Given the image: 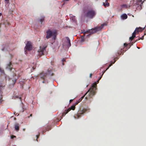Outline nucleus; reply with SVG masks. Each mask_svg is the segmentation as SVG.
Here are the masks:
<instances>
[{
  "mask_svg": "<svg viewBox=\"0 0 146 146\" xmlns=\"http://www.w3.org/2000/svg\"><path fill=\"white\" fill-rule=\"evenodd\" d=\"M135 31L132 34V36L134 38L135 37Z\"/></svg>",
  "mask_w": 146,
  "mask_h": 146,
  "instance_id": "17",
  "label": "nucleus"
},
{
  "mask_svg": "<svg viewBox=\"0 0 146 146\" xmlns=\"http://www.w3.org/2000/svg\"><path fill=\"white\" fill-rule=\"evenodd\" d=\"M16 137L15 136L12 135L11 136V138L12 139H13L14 138H15Z\"/></svg>",
  "mask_w": 146,
  "mask_h": 146,
  "instance_id": "28",
  "label": "nucleus"
},
{
  "mask_svg": "<svg viewBox=\"0 0 146 146\" xmlns=\"http://www.w3.org/2000/svg\"><path fill=\"white\" fill-rule=\"evenodd\" d=\"M127 45L128 44L126 43H125L124 44V45L125 46V47L127 46Z\"/></svg>",
  "mask_w": 146,
  "mask_h": 146,
  "instance_id": "30",
  "label": "nucleus"
},
{
  "mask_svg": "<svg viewBox=\"0 0 146 146\" xmlns=\"http://www.w3.org/2000/svg\"><path fill=\"white\" fill-rule=\"evenodd\" d=\"M39 136V135H36V136L37 137V139L38 138V136Z\"/></svg>",
  "mask_w": 146,
  "mask_h": 146,
  "instance_id": "36",
  "label": "nucleus"
},
{
  "mask_svg": "<svg viewBox=\"0 0 146 146\" xmlns=\"http://www.w3.org/2000/svg\"><path fill=\"white\" fill-rule=\"evenodd\" d=\"M143 38H144V36H143L141 38H140L139 37L138 38V39H137L136 40V41H137V40H139L140 39H141V40H143Z\"/></svg>",
  "mask_w": 146,
  "mask_h": 146,
  "instance_id": "20",
  "label": "nucleus"
},
{
  "mask_svg": "<svg viewBox=\"0 0 146 146\" xmlns=\"http://www.w3.org/2000/svg\"><path fill=\"white\" fill-rule=\"evenodd\" d=\"M121 18L123 20L127 18V16L126 14H123L121 16Z\"/></svg>",
  "mask_w": 146,
  "mask_h": 146,
  "instance_id": "12",
  "label": "nucleus"
},
{
  "mask_svg": "<svg viewBox=\"0 0 146 146\" xmlns=\"http://www.w3.org/2000/svg\"><path fill=\"white\" fill-rule=\"evenodd\" d=\"M73 101V100L72 99V100H70V102H72Z\"/></svg>",
  "mask_w": 146,
  "mask_h": 146,
  "instance_id": "32",
  "label": "nucleus"
},
{
  "mask_svg": "<svg viewBox=\"0 0 146 146\" xmlns=\"http://www.w3.org/2000/svg\"><path fill=\"white\" fill-rule=\"evenodd\" d=\"M127 5H122V7H126V8H127Z\"/></svg>",
  "mask_w": 146,
  "mask_h": 146,
  "instance_id": "23",
  "label": "nucleus"
},
{
  "mask_svg": "<svg viewBox=\"0 0 146 146\" xmlns=\"http://www.w3.org/2000/svg\"><path fill=\"white\" fill-rule=\"evenodd\" d=\"M3 86H0V102H1L2 101V92L1 89L3 88Z\"/></svg>",
  "mask_w": 146,
  "mask_h": 146,
  "instance_id": "9",
  "label": "nucleus"
},
{
  "mask_svg": "<svg viewBox=\"0 0 146 146\" xmlns=\"http://www.w3.org/2000/svg\"><path fill=\"white\" fill-rule=\"evenodd\" d=\"M115 59H116V60H117V59H118V58L117 57H115Z\"/></svg>",
  "mask_w": 146,
  "mask_h": 146,
  "instance_id": "35",
  "label": "nucleus"
},
{
  "mask_svg": "<svg viewBox=\"0 0 146 146\" xmlns=\"http://www.w3.org/2000/svg\"><path fill=\"white\" fill-rule=\"evenodd\" d=\"M1 13H0V17L1 16Z\"/></svg>",
  "mask_w": 146,
  "mask_h": 146,
  "instance_id": "40",
  "label": "nucleus"
},
{
  "mask_svg": "<svg viewBox=\"0 0 146 146\" xmlns=\"http://www.w3.org/2000/svg\"><path fill=\"white\" fill-rule=\"evenodd\" d=\"M46 46L42 47L41 46L40 47V48L38 50V52L39 53V55H40V56H41L44 54V51H45V49L46 48Z\"/></svg>",
  "mask_w": 146,
  "mask_h": 146,
  "instance_id": "6",
  "label": "nucleus"
},
{
  "mask_svg": "<svg viewBox=\"0 0 146 146\" xmlns=\"http://www.w3.org/2000/svg\"><path fill=\"white\" fill-rule=\"evenodd\" d=\"M25 47H26V49L28 50H32V48L31 42L30 41H28L26 44Z\"/></svg>",
  "mask_w": 146,
  "mask_h": 146,
  "instance_id": "7",
  "label": "nucleus"
},
{
  "mask_svg": "<svg viewBox=\"0 0 146 146\" xmlns=\"http://www.w3.org/2000/svg\"><path fill=\"white\" fill-rule=\"evenodd\" d=\"M134 37H133V36H132L131 37H130V38H129V40H132L134 38Z\"/></svg>",
  "mask_w": 146,
  "mask_h": 146,
  "instance_id": "24",
  "label": "nucleus"
},
{
  "mask_svg": "<svg viewBox=\"0 0 146 146\" xmlns=\"http://www.w3.org/2000/svg\"><path fill=\"white\" fill-rule=\"evenodd\" d=\"M75 106L73 105L70 108H69L67 110H66V113H68L71 110H74L75 109Z\"/></svg>",
  "mask_w": 146,
  "mask_h": 146,
  "instance_id": "10",
  "label": "nucleus"
},
{
  "mask_svg": "<svg viewBox=\"0 0 146 146\" xmlns=\"http://www.w3.org/2000/svg\"><path fill=\"white\" fill-rule=\"evenodd\" d=\"M20 125L18 123H16L15 125V129L17 131H19V129Z\"/></svg>",
  "mask_w": 146,
  "mask_h": 146,
  "instance_id": "11",
  "label": "nucleus"
},
{
  "mask_svg": "<svg viewBox=\"0 0 146 146\" xmlns=\"http://www.w3.org/2000/svg\"><path fill=\"white\" fill-rule=\"evenodd\" d=\"M105 25V24H102L100 27H96L94 29H93L91 30H89L86 31L84 30L83 33H84V36H81V39L80 40L81 42H83L84 41V36L86 34L90 33V34H92L98 31L101 30Z\"/></svg>",
  "mask_w": 146,
  "mask_h": 146,
  "instance_id": "2",
  "label": "nucleus"
},
{
  "mask_svg": "<svg viewBox=\"0 0 146 146\" xmlns=\"http://www.w3.org/2000/svg\"><path fill=\"white\" fill-rule=\"evenodd\" d=\"M106 3H103V5L105 7H108L109 6V3L108 2V1H106Z\"/></svg>",
  "mask_w": 146,
  "mask_h": 146,
  "instance_id": "14",
  "label": "nucleus"
},
{
  "mask_svg": "<svg viewBox=\"0 0 146 146\" xmlns=\"http://www.w3.org/2000/svg\"><path fill=\"white\" fill-rule=\"evenodd\" d=\"M52 75H53V73H52L51 74Z\"/></svg>",
  "mask_w": 146,
  "mask_h": 146,
  "instance_id": "44",
  "label": "nucleus"
},
{
  "mask_svg": "<svg viewBox=\"0 0 146 146\" xmlns=\"http://www.w3.org/2000/svg\"><path fill=\"white\" fill-rule=\"evenodd\" d=\"M0 72L2 73H4V70H2L1 68H0Z\"/></svg>",
  "mask_w": 146,
  "mask_h": 146,
  "instance_id": "27",
  "label": "nucleus"
},
{
  "mask_svg": "<svg viewBox=\"0 0 146 146\" xmlns=\"http://www.w3.org/2000/svg\"><path fill=\"white\" fill-rule=\"evenodd\" d=\"M122 49H121L120 51H118L116 54V56H118L120 55L122 53L121 50Z\"/></svg>",
  "mask_w": 146,
  "mask_h": 146,
  "instance_id": "13",
  "label": "nucleus"
},
{
  "mask_svg": "<svg viewBox=\"0 0 146 146\" xmlns=\"http://www.w3.org/2000/svg\"><path fill=\"white\" fill-rule=\"evenodd\" d=\"M62 65H64V62H65L66 61H65V59L64 58H63L62 59Z\"/></svg>",
  "mask_w": 146,
  "mask_h": 146,
  "instance_id": "21",
  "label": "nucleus"
},
{
  "mask_svg": "<svg viewBox=\"0 0 146 146\" xmlns=\"http://www.w3.org/2000/svg\"><path fill=\"white\" fill-rule=\"evenodd\" d=\"M69 0H64V4H62V5H63L64 4H65L66 3V2L67 1H68Z\"/></svg>",
  "mask_w": 146,
  "mask_h": 146,
  "instance_id": "29",
  "label": "nucleus"
},
{
  "mask_svg": "<svg viewBox=\"0 0 146 146\" xmlns=\"http://www.w3.org/2000/svg\"><path fill=\"white\" fill-rule=\"evenodd\" d=\"M32 114H30V116L28 117L29 118L30 117H32Z\"/></svg>",
  "mask_w": 146,
  "mask_h": 146,
  "instance_id": "33",
  "label": "nucleus"
},
{
  "mask_svg": "<svg viewBox=\"0 0 146 146\" xmlns=\"http://www.w3.org/2000/svg\"><path fill=\"white\" fill-rule=\"evenodd\" d=\"M72 20L74 21V22L75 23L77 21L76 19L75 18H74V19H72Z\"/></svg>",
  "mask_w": 146,
  "mask_h": 146,
  "instance_id": "26",
  "label": "nucleus"
},
{
  "mask_svg": "<svg viewBox=\"0 0 146 146\" xmlns=\"http://www.w3.org/2000/svg\"><path fill=\"white\" fill-rule=\"evenodd\" d=\"M139 31H142V30H141V29H139Z\"/></svg>",
  "mask_w": 146,
  "mask_h": 146,
  "instance_id": "41",
  "label": "nucleus"
},
{
  "mask_svg": "<svg viewBox=\"0 0 146 146\" xmlns=\"http://www.w3.org/2000/svg\"><path fill=\"white\" fill-rule=\"evenodd\" d=\"M139 29H141V30H143L144 29H142V28L139 27L136 28L135 31H137V32H139L140 31Z\"/></svg>",
  "mask_w": 146,
  "mask_h": 146,
  "instance_id": "15",
  "label": "nucleus"
},
{
  "mask_svg": "<svg viewBox=\"0 0 146 146\" xmlns=\"http://www.w3.org/2000/svg\"><path fill=\"white\" fill-rule=\"evenodd\" d=\"M66 110H65V111H64L63 113H62V116L63 117L67 113H66Z\"/></svg>",
  "mask_w": 146,
  "mask_h": 146,
  "instance_id": "18",
  "label": "nucleus"
},
{
  "mask_svg": "<svg viewBox=\"0 0 146 146\" xmlns=\"http://www.w3.org/2000/svg\"><path fill=\"white\" fill-rule=\"evenodd\" d=\"M87 94H86V93L85 94L84 96H82V97H81V98H80L78 101V102L79 103L80 102H81L82 101V99L84 98V97Z\"/></svg>",
  "mask_w": 146,
  "mask_h": 146,
  "instance_id": "16",
  "label": "nucleus"
},
{
  "mask_svg": "<svg viewBox=\"0 0 146 146\" xmlns=\"http://www.w3.org/2000/svg\"><path fill=\"white\" fill-rule=\"evenodd\" d=\"M87 110L85 109H83L82 110L80 109L78 111L77 114L74 115V118L76 119L80 117V115L83 114L84 113H85Z\"/></svg>",
  "mask_w": 146,
  "mask_h": 146,
  "instance_id": "4",
  "label": "nucleus"
},
{
  "mask_svg": "<svg viewBox=\"0 0 146 146\" xmlns=\"http://www.w3.org/2000/svg\"><path fill=\"white\" fill-rule=\"evenodd\" d=\"M11 62H9V64L8 65V66L9 67V68H10V70H11V68H10V66H11Z\"/></svg>",
  "mask_w": 146,
  "mask_h": 146,
  "instance_id": "22",
  "label": "nucleus"
},
{
  "mask_svg": "<svg viewBox=\"0 0 146 146\" xmlns=\"http://www.w3.org/2000/svg\"><path fill=\"white\" fill-rule=\"evenodd\" d=\"M66 38L67 39L66 43L67 44V46L68 47H69L71 45L70 40L68 37H66Z\"/></svg>",
  "mask_w": 146,
  "mask_h": 146,
  "instance_id": "8",
  "label": "nucleus"
},
{
  "mask_svg": "<svg viewBox=\"0 0 146 146\" xmlns=\"http://www.w3.org/2000/svg\"><path fill=\"white\" fill-rule=\"evenodd\" d=\"M79 103L78 102V101H76V102L74 103V105L75 106L77 104H78Z\"/></svg>",
  "mask_w": 146,
  "mask_h": 146,
  "instance_id": "25",
  "label": "nucleus"
},
{
  "mask_svg": "<svg viewBox=\"0 0 146 146\" xmlns=\"http://www.w3.org/2000/svg\"><path fill=\"white\" fill-rule=\"evenodd\" d=\"M142 0H139V1H140V2H142V3H143V1H142Z\"/></svg>",
  "mask_w": 146,
  "mask_h": 146,
  "instance_id": "34",
  "label": "nucleus"
},
{
  "mask_svg": "<svg viewBox=\"0 0 146 146\" xmlns=\"http://www.w3.org/2000/svg\"><path fill=\"white\" fill-rule=\"evenodd\" d=\"M144 29H145V30H146V26L145 27H144Z\"/></svg>",
  "mask_w": 146,
  "mask_h": 146,
  "instance_id": "38",
  "label": "nucleus"
},
{
  "mask_svg": "<svg viewBox=\"0 0 146 146\" xmlns=\"http://www.w3.org/2000/svg\"><path fill=\"white\" fill-rule=\"evenodd\" d=\"M116 60H115L114 62H113V64H114ZM113 63H111L108 66V67L107 68L105 71L104 72L101 76L99 79L97 81V83L96 82H95L93 83L92 84V87L90 88V89L88 90V91L86 93V94H88V97L89 98H92L93 96L95 95L96 93V90H97V84L99 82V80L101 79L102 78V75L104 74V72L107 70L112 65Z\"/></svg>",
  "mask_w": 146,
  "mask_h": 146,
  "instance_id": "1",
  "label": "nucleus"
},
{
  "mask_svg": "<svg viewBox=\"0 0 146 146\" xmlns=\"http://www.w3.org/2000/svg\"><path fill=\"white\" fill-rule=\"evenodd\" d=\"M108 0H106V1H108Z\"/></svg>",
  "mask_w": 146,
  "mask_h": 146,
  "instance_id": "42",
  "label": "nucleus"
},
{
  "mask_svg": "<svg viewBox=\"0 0 146 146\" xmlns=\"http://www.w3.org/2000/svg\"><path fill=\"white\" fill-rule=\"evenodd\" d=\"M45 131H42V134H44V132Z\"/></svg>",
  "mask_w": 146,
  "mask_h": 146,
  "instance_id": "37",
  "label": "nucleus"
},
{
  "mask_svg": "<svg viewBox=\"0 0 146 146\" xmlns=\"http://www.w3.org/2000/svg\"><path fill=\"white\" fill-rule=\"evenodd\" d=\"M86 98L87 99V97H86Z\"/></svg>",
  "mask_w": 146,
  "mask_h": 146,
  "instance_id": "43",
  "label": "nucleus"
},
{
  "mask_svg": "<svg viewBox=\"0 0 146 146\" xmlns=\"http://www.w3.org/2000/svg\"><path fill=\"white\" fill-rule=\"evenodd\" d=\"M84 13L86 17L91 19L94 17L96 14L95 11L91 7H88L87 9L85 11Z\"/></svg>",
  "mask_w": 146,
  "mask_h": 146,
  "instance_id": "3",
  "label": "nucleus"
},
{
  "mask_svg": "<svg viewBox=\"0 0 146 146\" xmlns=\"http://www.w3.org/2000/svg\"><path fill=\"white\" fill-rule=\"evenodd\" d=\"M5 1H9V0H5Z\"/></svg>",
  "mask_w": 146,
  "mask_h": 146,
  "instance_id": "39",
  "label": "nucleus"
},
{
  "mask_svg": "<svg viewBox=\"0 0 146 146\" xmlns=\"http://www.w3.org/2000/svg\"><path fill=\"white\" fill-rule=\"evenodd\" d=\"M92 74H90V78H91L92 77Z\"/></svg>",
  "mask_w": 146,
  "mask_h": 146,
  "instance_id": "31",
  "label": "nucleus"
},
{
  "mask_svg": "<svg viewBox=\"0 0 146 146\" xmlns=\"http://www.w3.org/2000/svg\"><path fill=\"white\" fill-rule=\"evenodd\" d=\"M44 20V17H42V18H41L40 19V22H41V24L42 23V22Z\"/></svg>",
  "mask_w": 146,
  "mask_h": 146,
  "instance_id": "19",
  "label": "nucleus"
},
{
  "mask_svg": "<svg viewBox=\"0 0 146 146\" xmlns=\"http://www.w3.org/2000/svg\"><path fill=\"white\" fill-rule=\"evenodd\" d=\"M46 38L47 39H48L52 36L55 35L56 34V32H52L50 30L48 29L46 31Z\"/></svg>",
  "mask_w": 146,
  "mask_h": 146,
  "instance_id": "5",
  "label": "nucleus"
}]
</instances>
